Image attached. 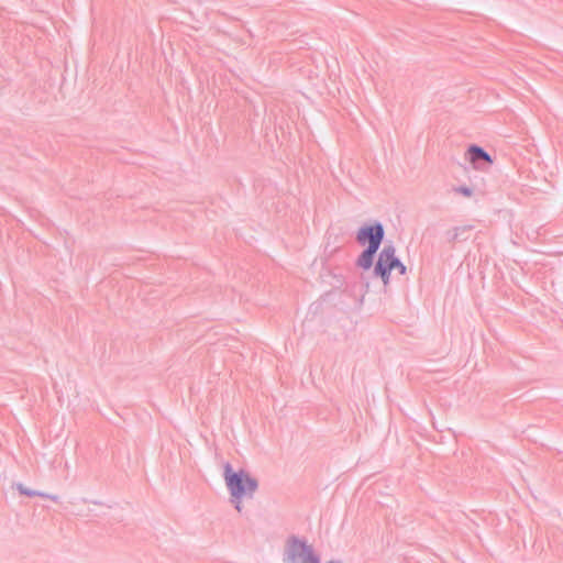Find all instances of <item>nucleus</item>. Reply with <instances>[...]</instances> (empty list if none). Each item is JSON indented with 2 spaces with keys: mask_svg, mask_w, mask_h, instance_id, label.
Here are the masks:
<instances>
[{
  "mask_svg": "<svg viewBox=\"0 0 563 563\" xmlns=\"http://www.w3.org/2000/svg\"><path fill=\"white\" fill-rule=\"evenodd\" d=\"M465 158L474 168H478V161H484L487 164H493V158L490 157V155L487 152H485L482 147L476 145H472L467 148V151L465 152Z\"/></svg>",
  "mask_w": 563,
  "mask_h": 563,
  "instance_id": "5",
  "label": "nucleus"
},
{
  "mask_svg": "<svg viewBox=\"0 0 563 563\" xmlns=\"http://www.w3.org/2000/svg\"><path fill=\"white\" fill-rule=\"evenodd\" d=\"M285 563H319L311 549L305 543L292 540L287 544Z\"/></svg>",
  "mask_w": 563,
  "mask_h": 563,
  "instance_id": "4",
  "label": "nucleus"
},
{
  "mask_svg": "<svg viewBox=\"0 0 563 563\" xmlns=\"http://www.w3.org/2000/svg\"><path fill=\"white\" fill-rule=\"evenodd\" d=\"M456 191L462 194V195H464V196H466V197L472 196V190L470 188H467V187H460V188L456 189Z\"/></svg>",
  "mask_w": 563,
  "mask_h": 563,
  "instance_id": "6",
  "label": "nucleus"
},
{
  "mask_svg": "<svg viewBox=\"0 0 563 563\" xmlns=\"http://www.w3.org/2000/svg\"><path fill=\"white\" fill-rule=\"evenodd\" d=\"M384 238V229L380 224L367 225L360 229L357 241L366 250L358 256L357 265L363 269H369L373 265L374 255L377 252Z\"/></svg>",
  "mask_w": 563,
  "mask_h": 563,
  "instance_id": "2",
  "label": "nucleus"
},
{
  "mask_svg": "<svg viewBox=\"0 0 563 563\" xmlns=\"http://www.w3.org/2000/svg\"><path fill=\"white\" fill-rule=\"evenodd\" d=\"M224 482L235 509L242 510V503L252 498L258 488V482L244 470L233 471L230 464L224 466Z\"/></svg>",
  "mask_w": 563,
  "mask_h": 563,
  "instance_id": "1",
  "label": "nucleus"
},
{
  "mask_svg": "<svg viewBox=\"0 0 563 563\" xmlns=\"http://www.w3.org/2000/svg\"><path fill=\"white\" fill-rule=\"evenodd\" d=\"M393 271H398V273L402 275L405 273V266L395 256V249L388 245L379 253L375 273L380 276L384 284H387Z\"/></svg>",
  "mask_w": 563,
  "mask_h": 563,
  "instance_id": "3",
  "label": "nucleus"
}]
</instances>
